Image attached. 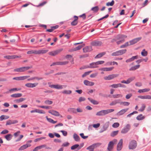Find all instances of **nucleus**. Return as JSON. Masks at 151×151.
Segmentation results:
<instances>
[{"label":"nucleus","instance_id":"obj_44","mask_svg":"<svg viewBox=\"0 0 151 151\" xmlns=\"http://www.w3.org/2000/svg\"><path fill=\"white\" fill-rule=\"evenodd\" d=\"M25 100V98H21L19 99L15 100L14 101L16 103H19L22 102L23 101H24Z\"/></svg>","mask_w":151,"mask_h":151},{"label":"nucleus","instance_id":"obj_12","mask_svg":"<svg viewBox=\"0 0 151 151\" xmlns=\"http://www.w3.org/2000/svg\"><path fill=\"white\" fill-rule=\"evenodd\" d=\"M68 63V61H64V62H54L52 63L50 66H51L55 65H65Z\"/></svg>","mask_w":151,"mask_h":151},{"label":"nucleus","instance_id":"obj_29","mask_svg":"<svg viewBox=\"0 0 151 151\" xmlns=\"http://www.w3.org/2000/svg\"><path fill=\"white\" fill-rule=\"evenodd\" d=\"M31 146V145L30 144H26L22 146H21L19 149V151L22 150H24L27 148L28 147H29Z\"/></svg>","mask_w":151,"mask_h":151},{"label":"nucleus","instance_id":"obj_38","mask_svg":"<svg viewBox=\"0 0 151 151\" xmlns=\"http://www.w3.org/2000/svg\"><path fill=\"white\" fill-rule=\"evenodd\" d=\"M150 89L149 88H145L142 89H139L138 91V92L139 93H144L149 91Z\"/></svg>","mask_w":151,"mask_h":151},{"label":"nucleus","instance_id":"obj_11","mask_svg":"<svg viewBox=\"0 0 151 151\" xmlns=\"http://www.w3.org/2000/svg\"><path fill=\"white\" fill-rule=\"evenodd\" d=\"M119 76L117 74H112L109 75L107 76H105L104 77V79L105 80H110L115 78H116Z\"/></svg>","mask_w":151,"mask_h":151},{"label":"nucleus","instance_id":"obj_61","mask_svg":"<svg viewBox=\"0 0 151 151\" xmlns=\"http://www.w3.org/2000/svg\"><path fill=\"white\" fill-rule=\"evenodd\" d=\"M79 146V145L78 144H76L75 145L71 147V149L72 150H74L75 149L77 148Z\"/></svg>","mask_w":151,"mask_h":151},{"label":"nucleus","instance_id":"obj_52","mask_svg":"<svg viewBox=\"0 0 151 151\" xmlns=\"http://www.w3.org/2000/svg\"><path fill=\"white\" fill-rule=\"evenodd\" d=\"M119 131H116L113 132L110 134V136L112 137H114L118 134Z\"/></svg>","mask_w":151,"mask_h":151},{"label":"nucleus","instance_id":"obj_18","mask_svg":"<svg viewBox=\"0 0 151 151\" xmlns=\"http://www.w3.org/2000/svg\"><path fill=\"white\" fill-rule=\"evenodd\" d=\"M31 113H37L41 114H45V112L42 110L36 109L30 111Z\"/></svg>","mask_w":151,"mask_h":151},{"label":"nucleus","instance_id":"obj_62","mask_svg":"<svg viewBox=\"0 0 151 151\" xmlns=\"http://www.w3.org/2000/svg\"><path fill=\"white\" fill-rule=\"evenodd\" d=\"M92 72L91 71H89L86 72L85 73L82 75V77L83 78H84L85 77H86L87 75H88L90 73H91Z\"/></svg>","mask_w":151,"mask_h":151},{"label":"nucleus","instance_id":"obj_40","mask_svg":"<svg viewBox=\"0 0 151 151\" xmlns=\"http://www.w3.org/2000/svg\"><path fill=\"white\" fill-rule=\"evenodd\" d=\"M47 121L49 122L52 124H55L57 122V121H54L50 118H48L47 116L46 117Z\"/></svg>","mask_w":151,"mask_h":151},{"label":"nucleus","instance_id":"obj_20","mask_svg":"<svg viewBox=\"0 0 151 151\" xmlns=\"http://www.w3.org/2000/svg\"><path fill=\"white\" fill-rule=\"evenodd\" d=\"M124 85L119 83L116 84H113L110 86V87L113 88H116L118 87H124Z\"/></svg>","mask_w":151,"mask_h":151},{"label":"nucleus","instance_id":"obj_16","mask_svg":"<svg viewBox=\"0 0 151 151\" xmlns=\"http://www.w3.org/2000/svg\"><path fill=\"white\" fill-rule=\"evenodd\" d=\"M141 39V37H137L129 41L130 45H132L137 43Z\"/></svg>","mask_w":151,"mask_h":151},{"label":"nucleus","instance_id":"obj_6","mask_svg":"<svg viewBox=\"0 0 151 151\" xmlns=\"http://www.w3.org/2000/svg\"><path fill=\"white\" fill-rule=\"evenodd\" d=\"M32 68V66H30L22 67L14 69V71L18 72H24Z\"/></svg>","mask_w":151,"mask_h":151},{"label":"nucleus","instance_id":"obj_3","mask_svg":"<svg viewBox=\"0 0 151 151\" xmlns=\"http://www.w3.org/2000/svg\"><path fill=\"white\" fill-rule=\"evenodd\" d=\"M114 109H113L101 110L97 112L96 115L97 116H104L114 111Z\"/></svg>","mask_w":151,"mask_h":151},{"label":"nucleus","instance_id":"obj_39","mask_svg":"<svg viewBox=\"0 0 151 151\" xmlns=\"http://www.w3.org/2000/svg\"><path fill=\"white\" fill-rule=\"evenodd\" d=\"M21 88H12L9 90L7 92V93H12L14 91H17L21 90Z\"/></svg>","mask_w":151,"mask_h":151},{"label":"nucleus","instance_id":"obj_41","mask_svg":"<svg viewBox=\"0 0 151 151\" xmlns=\"http://www.w3.org/2000/svg\"><path fill=\"white\" fill-rule=\"evenodd\" d=\"M76 109L73 108H70L68 109V111L74 114H76Z\"/></svg>","mask_w":151,"mask_h":151},{"label":"nucleus","instance_id":"obj_48","mask_svg":"<svg viewBox=\"0 0 151 151\" xmlns=\"http://www.w3.org/2000/svg\"><path fill=\"white\" fill-rule=\"evenodd\" d=\"M129 45H130V43L129 42H127L124 44L121 45L120 47V48H123L127 46H129Z\"/></svg>","mask_w":151,"mask_h":151},{"label":"nucleus","instance_id":"obj_63","mask_svg":"<svg viewBox=\"0 0 151 151\" xmlns=\"http://www.w3.org/2000/svg\"><path fill=\"white\" fill-rule=\"evenodd\" d=\"M53 102L52 101H50L49 100H47L45 101V103L48 105H50Z\"/></svg>","mask_w":151,"mask_h":151},{"label":"nucleus","instance_id":"obj_64","mask_svg":"<svg viewBox=\"0 0 151 151\" xmlns=\"http://www.w3.org/2000/svg\"><path fill=\"white\" fill-rule=\"evenodd\" d=\"M98 74L97 73H93L90 75V77L91 78H95L97 76Z\"/></svg>","mask_w":151,"mask_h":151},{"label":"nucleus","instance_id":"obj_60","mask_svg":"<svg viewBox=\"0 0 151 151\" xmlns=\"http://www.w3.org/2000/svg\"><path fill=\"white\" fill-rule=\"evenodd\" d=\"M119 124L118 122L114 123L112 125V127L114 128H117L119 126Z\"/></svg>","mask_w":151,"mask_h":151},{"label":"nucleus","instance_id":"obj_58","mask_svg":"<svg viewBox=\"0 0 151 151\" xmlns=\"http://www.w3.org/2000/svg\"><path fill=\"white\" fill-rule=\"evenodd\" d=\"M121 105L124 106H128L129 104V103L128 102H122L120 103Z\"/></svg>","mask_w":151,"mask_h":151},{"label":"nucleus","instance_id":"obj_5","mask_svg":"<svg viewBox=\"0 0 151 151\" xmlns=\"http://www.w3.org/2000/svg\"><path fill=\"white\" fill-rule=\"evenodd\" d=\"M117 142V140L115 139L110 141L108 144V151H112L113 149L114 145L116 144Z\"/></svg>","mask_w":151,"mask_h":151},{"label":"nucleus","instance_id":"obj_30","mask_svg":"<svg viewBox=\"0 0 151 151\" xmlns=\"http://www.w3.org/2000/svg\"><path fill=\"white\" fill-rule=\"evenodd\" d=\"M114 68L113 67L110 68H101L99 69V70H102L103 71H110L112 70Z\"/></svg>","mask_w":151,"mask_h":151},{"label":"nucleus","instance_id":"obj_14","mask_svg":"<svg viewBox=\"0 0 151 151\" xmlns=\"http://www.w3.org/2000/svg\"><path fill=\"white\" fill-rule=\"evenodd\" d=\"M130 126L129 124H127L125 127L121 130V132L123 134H125L130 129Z\"/></svg>","mask_w":151,"mask_h":151},{"label":"nucleus","instance_id":"obj_17","mask_svg":"<svg viewBox=\"0 0 151 151\" xmlns=\"http://www.w3.org/2000/svg\"><path fill=\"white\" fill-rule=\"evenodd\" d=\"M18 121L16 120H9L6 122V126L10 125L11 124H14L18 123Z\"/></svg>","mask_w":151,"mask_h":151},{"label":"nucleus","instance_id":"obj_59","mask_svg":"<svg viewBox=\"0 0 151 151\" xmlns=\"http://www.w3.org/2000/svg\"><path fill=\"white\" fill-rule=\"evenodd\" d=\"M94 148L92 145H91L86 148V149L88 150L89 151H93Z\"/></svg>","mask_w":151,"mask_h":151},{"label":"nucleus","instance_id":"obj_56","mask_svg":"<svg viewBox=\"0 0 151 151\" xmlns=\"http://www.w3.org/2000/svg\"><path fill=\"white\" fill-rule=\"evenodd\" d=\"M114 4V0H112L111 2H108L106 3V5L107 6H112Z\"/></svg>","mask_w":151,"mask_h":151},{"label":"nucleus","instance_id":"obj_57","mask_svg":"<svg viewBox=\"0 0 151 151\" xmlns=\"http://www.w3.org/2000/svg\"><path fill=\"white\" fill-rule=\"evenodd\" d=\"M30 77L29 76H20V80H23L27 79Z\"/></svg>","mask_w":151,"mask_h":151},{"label":"nucleus","instance_id":"obj_23","mask_svg":"<svg viewBox=\"0 0 151 151\" xmlns=\"http://www.w3.org/2000/svg\"><path fill=\"white\" fill-rule=\"evenodd\" d=\"M92 50V47L91 46H86L83 49L84 52H87L91 51Z\"/></svg>","mask_w":151,"mask_h":151},{"label":"nucleus","instance_id":"obj_21","mask_svg":"<svg viewBox=\"0 0 151 151\" xmlns=\"http://www.w3.org/2000/svg\"><path fill=\"white\" fill-rule=\"evenodd\" d=\"M89 65L90 66L87 65L86 68H95L98 67L96 62L91 63Z\"/></svg>","mask_w":151,"mask_h":151},{"label":"nucleus","instance_id":"obj_8","mask_svg":"<svg viewBox=\"0 0 151 151\" xmlns=\"http://www.w3.org/2000/svg\"><path fill=\"white\" fill-rule=\"evenodd\" d=\"M49 87L51 88H53L58 89H62L66 87V85H59L58 84L56 85H50Z\"/></svg>","mask_w":151,"mask_h":151},{"label":"nucleus","instance_id":"obj_36","mask_svg":"<svg viewBox=\"0 0 151 151\" xmlns=\"http://www.w3.org/2000/svg\"><path fill=\"white\" fill-rule=\"evenodd\" d=\"M73 137L74 140L77 142L80 141V138L76 134L74 133L73 134Z\"/></svg>","mask_w":151,"mask_h":151},{"label":"nucleus","instance_id":"obj_49","mask_svg":"<svg viewBox=\"0 0 151 151\" xmlns=\"http://www.w3.org/2000/svg\"><path fill=\"white\" fill-rule=\"evenodd\" d=\"M105 54V52H103L101 53H100L97 55L95 57V58H99L101 57L103 55H104Z\"/></svg>","mask_w":151,"mask_h":151},{"label":"nucleus","instance_id":"obj_43","mask_svg":"<svg viewBox=\"0 0 151 151\" xmlns=\"http://www.w3.org/2000/svg\"><path fill=\"white\" fill-rule=\"evenodd\" d=\"M99 7L98 6H96L93 7L91 9V10L95 13L97 12L99 10Z\"/></svg>","mask_w":151,"mask_h":151},{"label":"nucleus","instance_id":"obj_24","mask_svg":"<svg viewBox=\"0 0 151 151\" xmlns=\"http://www.w3.org/2000/svg\"><path fill=\"white\" fill-rule=\"evenodd\" d=\"M101 44V42L99 41H94L91 43V45L93 46H100Z\"/></svg>","mask_w":151,"mask_h":151},{"label":"nucleus","instance_id":"obj_35","mask_svg":"<svg viewBox=\"0 0 151 151\" xmlns=\"http://www.w3.org/2000/svg\"><path fill=\"white\" fill-rule=\"evenodd\" d=\"M140 66L139 65H137L134 66L130 68L129 69V70L130 71H133L134 70L137 69L139 68Z\"/></svg>","mask_w":151,"mask_h":151},{"label":"nucleus","instance_id":"obj_13","mask_svg":"<svg viewBox=\"0 0 151 151\" xmlns=\"http://www.w3.org/2000/svg\"><path fill=\"white\" fill-rule=\"evenodd\" d=\"M63 50L62 49H59L50 52H49V54L51 56H55L58 54Z\"/></svg>","mask_w":151,"mask_h":151},{"label":"nucleus","instance_id":"obj_10","mask_svg":"<svg viewBox=\"0 0 151 151\" xmlns=\"http://www.w3.org/2000/svg\"><path fill=\"white\" fill-rule=\"evenodd\" d=\"M43 148H46L47 149H50L51 148L49 147H47L45 144L37 146L35 147L33 150V151H38V150L42 149Z\"/></svg>","mask_w":151,"mask_h":151},{"label":"nucleus","instance_id":"obj_51","mask_svg":"<svg viewBox=\"0 0 151 151\" xmlns=\"http://www.w3.org/2000/svg\"><path fill=\"white\" fill-rule=\"evenodd\" d=\"M12 137V136L11 134H8L5 136V137L8 141H9L11 139Z\"/></svg>","mask_w":151,"mask_h":151},{"label":"nucleus","instance_id":"obj_32","mask_svg":"<svg viewBox=\"0 0 151 151\" xmlns=\"http://www.w3.org/2000/svg\"><path fill=\"white\" fill-rule=\"evenodd\" d=\"M137 56H133L131 58H130L129 59H128L127 60H126V63L130 62L133 61V60H134L135 59H137Z\"/></svg>","mask_w":151,"mask_h":151},{"label":"nucleus","instance_id":"obj_55","mask_svg":"<svg viewBox=\"0 0 151 151\" xmlns=\"http://www.w3.org/2000/svg\"><path fill=\"white\" fill-rule=\"evenodd\" d=\"M101 145V143H94L92 145L93 146V148L94 149L95 148Z\"/></svg>","mask_w":151,"mask_h":151},{"label":"nucleus","instance_id":"obj_47","mask_svg":"<svg viewBox=\"0 0 151 151\" xmlns=\"http://www.w3.org/2000/svg\"><path fill=\"white\" fill-rule=\"evenodd\" d=\"M122 95L121 94H116L113 95L112 96V97L113 98H122Z\"/></svg>","mask_w":151,"mask_h":151},{"label":"nucleus","instance_id":"obj_33","mask_svg":"<svg viewBox=\"0 0 151 151\" xmlns=\"http://www.w3.org/2000/svg\"><path fill=\"white\" fill-rule=\"evenodd\" d=\"M88 99L94 105H97L99 104V102L98 101L93 99L91 98H88Z\"/></svg>","mask_w":151,"mask_h":151},{"label":"nucleus","instance_id":"obj_26","mask_svg":"<svg viewBox=\"0 0 151 151\" xmlns=\"http://www.w3.org/2000/svg\"><path fill=\"white\" fill-rule=\"evenodd\" d=\"M21 57L20 56H18L16 55H8L4 57V58H6L8 59H12L17 58H20Z\"/></svg>","mask_w":151,"mask_h":151},{"label":"nucleus","instance_id":"obj_22","mask_svg":"<svg viewBox=\"0 0 151 151\" xmlns=\"http://www.w3.org/2000/svg\"><path fill=\"white\" fill-rule=\"evenodd\" d=\"M84 84L86 86H92L94 85V82L91 81H90L87 80H85L83 81Z\"/></svg>","mask_w":151,"mask_h":151},{"label":"nucleus","instance_id":"obj_2","mask_svg":"<svg viewBox=\"0 0 151 151\" xmlns=\"http://www.w3.org/2000/svg\"><path fill=\"white\" fill-rule=\"evenodd\" d=\"M127 37V36L123 35H119L115 37L112 40L111 42H113L115 41L120 40L116 42L118 45L123 43L125 39Z\"/></svg>","mask_w":151,"mask_h":151},{"label":"nucleus","instance_id":"obj_19","mask_svg":"<svg viewBox=\"0 0 151 151\" xmlns=\"http://www.w3.org/2000/svg\"><path fill=\"white\" fill-rule=\"evenodd\" d=\"M38 83H28L25 84V86L29 88H34L37 86Z\"/></svg>","mask_w":151,"mask_h":151},{"label":"nucleus","instance_id":"obj_37","mask_svg":"<svg viewBox=\"0 0 151 151\" xmlns=\"http://www.w3.org/2000/svg\"><path fill=\"white\" fill-rule=\"evenodd\" d=\"M9 118V116H8L2 115L0 117V121H2L4 119H7Z\"/></svg>","mask_w":151,"mask_h":151},{"label":"nucleus","instance_id":"obj_42","mask_svg":"<svg viewBox=\"0 0 151 151\" xmlns=\"http://www.w3.org/2000/svg\"><path fill=\"white\" fill-rule=\"evenodd\" d=\"M145 118L144 116H143L142 114H140L137 117L136 119L138 120H141Z\"/></svg>","mask_w":151,"mask_h":151},{"label":"nucleus","instance_id":"obj_45","mask_svg":"<svg viewBox=\"0 0 151 151\" xmlns=\"http://www.w3.org/2000/svg\"><path fill=\"white\" fill-rule=\"evenodd\" d=\"M85 44H83V45H78L77 47H76L74 48L73 49V51H76L77 50H78L81 49L82 47H83L85 46Z\"/></svg>","mask_w":151,"mask_h":151},{"label":"nucleus","instance_id":"obj_28","mask_svg":"<svg viewBox=\"0 0 151 151\" xmlns=\"http://www.w3.org/2000/svg\"><path fill=\"white\" fill-rule=\"evenodd\" d=\"M138 98L142 99H151V96L146 95L145 96H139Z\"/></svg>","mask_w":151,"mask_h":151},{"label":"nucleus","instance_id":"obj_50","mask_svg":"<svg viewBox=\"0 0 151 151\" xmlns=\"http://www.w3.org/2000/svg\"><path fill=\"white\" fill-rule=\"evenodd\" d=\"M146 107V105L144 104H143L142 105L141 107L138 110V111H140L142 112L144 111Z\"/></svg>","mask_w":151,"mask_h":151},{"label":"nucleus","instance_id":"obj_25","mask_svg":"<svg viewBox=\"0 0 151 151\" xmlns=\"http://www.w3.org/2000/svg\"><path fill=\"white\" fill-rule=\"evenodd\" d=\"M128 108L125 109H122L119 111L117 113V115L118 116H120L123 114H124V113L126 112L128 110Z\"/></svg>","mask_w":151,"mask_h":151},{"label":"nucleus","instance_id":"obj_15","mask_svg":"<svg viewBox=\"0 0 151 151\" xmlns=\"http://www.w3.org/2000/svg\"><path fill=\"white\" fill-rule=\"evenodd\" d=\"M122 144L123 139H121L119 141L117 146L116 149L117 151H119L121 150L123 147Z\"/></svg>","mask_w":151,"mask_h":151},{"label":"nucleus","instance_id":"obj_7","mask_svg":"<svg viewBox=\"0 0 151 151\" xmlns=\"http://www.w3.org/2000/svg\"><path fill=\"white\" fill-rule=\"evenodd\" d=\"M137 144L135 140L131 141L129 143V148L130 150H134L136 148L137 146Z\"/></svg>","mask_w":151,"mask_h":151},{"label":"nucleus","instance_id":"obj_4","mask_svg":"<svg viewBox=\"0 0 151 151\" xmlns=\"http://www.w3.org/2000/svg\"><path fill=\"white\" fill-rule=\"evenodd\" d=\"M48 51L47 50H32L28 51L27 53L28 54H33L35 55L43 54L46 53Z\"/></svg>","mask_w":151,"mask_h":151},{"label":"nucleus","instance_id":"obj_1","mask_svg":"<svg viewBox=\"0 0 151 151\" xmlns=\"http://www.w3.org/2000/svg\"><path fill=\"white\" fill-rule=\"evenodd\" d=\"M127 37V36L123 35H119L115 37L112 40L111 42H113L115 41L120 40L116 42L118 45L123 43L125 39Z\"/></svg>","mask_w":151,"mask_h":151},{"label":"nucleus","instance_id":"obj_27","mask_svg":"<svg viewBox=\"0 0 151 151\" xmlns=\"http://www.w3.org/2000/svg\"><path fill=\"white\" fill-rule=\"evenodd\" d=\"M74 19L72 22L71 24V25L72 26L76 25L78 23V17L76 16H74Z\"/></svg>","mask_w":151,"mask_h":151},{"label":"nucleus","instance_id":"obj_34","mask_svg":"<svg viewBox=\"0 0 151 151\" xmlns=\"http://www.w3.org/2000/svg\"><path fill=\"white\" fill-rule=\"evenodd\" d=\"M65 58H66L70 60L72 64L73 63V59L72 56L71 55H68L66 56Z\"/></svg>","mask_w":151,"mask_h":151},{"label":"nucleus","instance_id":"obj_31","mask_svg":"<svg viewBox=\"0 0 151 151\" xmlns=\"http://www.w3.org/2000/svg\"><path fill=\"white\" fill-rule=\"evenodd\" d=\"M22 96V94L21 93H17L13 94L11 95V96L12 98H16L20 97Z\"/></svg>","mask_w":151,"mask_h":151},{"label":"nucleus","instance_id":"obj_46","mask_svg":"<svg viewBox=\"0 0 151 151\" xmlns=\"http://www.w3.org/2000/svg\"><path fill=\"white\" fill-rule=\"evenodd\" d=\"M72 91L70 90H65L62 92L63 93L66 94H70L72 93Z\"/></svg>","mask_w":151,"mask_h":151},{"label":"nucleus","instance_id":"obj_9","mask_svg":"<svg viewBox=\"0 0 151 151\" xmlns=\"http://www.w3.org/2000/svg\"><path fill=\"white\" fill-rule=\"evenodd\" d=\"M48 112L53 116H60L61 117H63V116L60 114L58 112L55 110H50L48 111Z\"/></svg>","mask_w":151,"mask_h":151},{"label":"nucleus","instance_id":"obj_53","mask_svg":"<svg viewBox=\"0 0 151 151\" xmlns=\"http://www.w3.org/2000/svg\"><path fill=\"white\" fill-rule=\"evenodd\" d=\"M141 55L143 56H146L147 55V52L145 49H143L141 52Z\"/></svg>","mask_w":151,"mask_h":151},{"label":"nucleus","instance_id":"obj_54","mask_svg":"<svg viewBox=\"0 0 151 151\" xmlns=\"http://www.w3.org/2000/svg\"><path fill=\"white\" fill-rule=\"evenodd\" d=\"M127 50L126 49H124L120 50L118 51L120 55H123L126 52Z\"/></svg>","mask_w":151,"mask_h":151}]
</instances>
